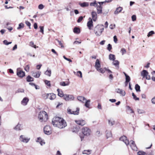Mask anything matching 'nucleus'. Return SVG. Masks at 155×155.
<instances>
[{
	"instance_id": "1",
	"label": "nucleus",
	"mask_w": 155,
	"mask_h": 155,
	"mask_svg": "<svg viewBox=\"0 0 155 155\" xmlns=\"http://www.w3.org/2000/svg\"><path fill=\"white\" fill-rule=\"evenodd\" d=\"M52 124L54 127L61 129L63 128L67 125L65 121L62 118L59 117H55L53 118Z\"/></svg>"
},
{
	"instance_id": "2",
	"label": "nucleus",
	"mask_w": 155,
	"mask_h": 155,
	"mask_svg": "<svg viewBox=\"0 0 155 155\" xmlns=\"http://www.w3.org/2000/svg\"><path fill=\"white\" fill-rule=\"evenodd\" d=\"M104 26L103 25H98L94 28V31L97 36L101 35L104 31Z\"/></svg>"
},
{
	"instance_id": "3",
	"label": "nucleus",
	"mask_w": 155,
	"mask_h": 155,
	"mask_svg": "<svg viewBox=\"0 0 155 155\" xmlns=\"http://www.w3.org/2000/svg\"><path fill=\"white\" fill-rule=\"evenodd\" d=\"M82 134L80 135V137L81 138V141H82L83 139L84 136H89L91 132V130L87 127H83L82 128Z\"/></svg>"
},
{
	"instance_id": "4",
	"label": "nucleus",
	"mask_w": 155,
	"mask_h": 155,
	"mask_svg": "<svg viewBox=\"0 0 155 155\" xmlns=\"http://www.w3.org/2000/svg\"><path fill=\"white\" fill-rule=\"evenodd\" d=\"M48 117V114L45 111H42L39 113L38 115V118L40 120H41V121H42L44 117L47 118Z\"/></svg>"
},
{
	"instance_id": "5",
	"label": "nucleus",
	"mask_w": 155,
	"mask_h": 155,
	"mask_svg": "<svg viewBox=\"0 0 155 155\" xmlns=\"http://www.w3.org/2000/svg\"><path fill=\"white\" fill-rule=\"evenodd\" d=\"M44 131L46 134L49 135L51 134L52 131L51 127L49 125H46L44 128Z\"/></svg>"
},
{
	"instance_id": "6",
	"label": "nucleus",
	"mask_w": 155,
	"mask_h": 155,
	"mask_svg": "<svg viewBox=\"0 0 155 155\" xmlns=\"http://www.w3.org/2000/svg\"><path fill=\"white\" fill-rule=\"evenodd\" d=\"M80 109L78 107H77L76 110L75 111H71V110L69 108L67 109V113L69 114H74L75 115H78L79 114Z\"/></svg>"
},
{
	"instance_id": "7",
	"label": "nucleus",
	"mask_w": 155,
	"mask_h": 155,
	"mask_svg": "<svg viewBox=\"0 0 155 155\" xmlns=\"http://www.w3.org/2000/svg\"><path fill=\"white\" fill-rule=\"evenodd\" d=\"M74 97L72 95L65 94L63 99L66 101L74 100Z\"/></svg>"
},
{
	"instance_id": "8",
	"label": "nucleus",
	"mask_w": 155,
	"mask_h": 155,
	"mask_svg": "<svg viewBox=\"0 0 155 155\" xmlns=\"http://www.w3.org/2000/svg\"><path fill=\"white\" fill-rule=\"evenodd\" d=\"M17 75L18 77L22 78L25 76V72L18 68L17 70Z\"/></svg>"
},
{
	"instance_id": "9",
	"label": "nucleus",
	"mask_w": 155,
	"mask_h": 155,
	"mask_svg": "<svg viewBox=\"0 0 155 155\" xmlns=\"http://www.w3.org/2000/svg\"><path fill=\"white\" fill-rule=\"evenodd\" d=\"M45 95L46 96V98H48L51 100H53L56 97V95L53 93L47 94Z\"/></svg>"
},
{
	"instance_id": "10",
	"label": "nucleus",
	"mask_w": 155,
	"mask_h": 155,
	"mask_svg": "<svg viewBox=\"0 0 155 155\" xmlns=\"http://www.w3.org/2000/svg\"><path fill=\"white\" fill-rule=\"evenodd\" d=\"M88 20L87 23V26L88 29L91 30V28L93 26V22L92 18L90 17L89 18Z\"/></svg>"
},
{
	"instance_id": "11",
	"label": "nucleus",
	"mask_w": 155,
	"mask_h": 155,
	"mask_svg": "<svg viewBox=\"0 0 155 155\" xmlns=\"http://www.w3.org/2000/svg\"><path fill=\"white\" fill-rule=\"evenodd\" d=\"M120 140L124 142L127 145H128L129 144V140L127 139V137L125 136H123L120 137Z\"/></svg>"
},
{
	"instance_id": "12",
	"label": "nucleus",
	"mask_w": 155,
	"mask_h": 155,
	"mask_svg": "<svg viewBox=\"0 0 155 155\" xmlns=\"http://www.w3.org/2000/svg\"><path fill=\"white\" fill-rule=\"evenodd\" d=\"M19 139L21 142L25 143H28L30 139V138L28 139L26 138L25 136L23 135H21L20 136Z\"/></svg>"
},
{
	"instance_id": "13",
	"label": "nucleus",
	"mask_w": 155,
	"mask_h": 155,
	"mask_svg": "<svg viewBox=\"0 0 155 155\" xmlns=\"http://www.w3.org/2000/svg\"><path fill=\"white\" fill-rule=\"evenodd\" d=\"M115 91L118 93L120 94V95L122 96H125V91L122 89L120 88H117L115 89Z\"/></svg>"
},
{
	"instance_id": "14",
	"label": "nucleus",
	"mask_w": 155,
	"mask_h": 155,
	"mask_svg": "<svg viewBox=\"0 0 155 155\" xmlns=\"http://www.w3.org/2000/svg\"><path fill=\"white\" fill-rule=\"evenodd\" d=\"M91 15L92 17V20L94 21H95L97 19V15L96 12L93 11L91 12Z\"/></svg>"
},
{
	"instance_id": "15",
	"label": "nucleus",
	"mask_w": 155,
	"mask_h": 155,
	"mask_svg": "<svg viewBox=\"0 0 155 155\" xmlns=\"http://www.w3.org/2000/svg\"><path fill=\"white\" fill-rule=\"evenodd\" d=\"M97 12L98 14H100L102 13V7L101 5H98L96 6Z\"/></svg>"
},
{
	"instance_id": "16",
	"label": "nucleus",
	"mask_w": 155,
	"mask_h": 155,
	"mask_svg": "<svg viewBox=\"0 0 155 155\" xmlns=\"http://www.w3.org/2000/svg\"><path fill=\"white\" fill-rule=\"evenodd\" d=\"M75 122L77 124L81 126L84 125L86 123L85 121L84 120H75Z\"/></svg>"
},
{
	"instance_id": "17",
	"label": "nucleus",
	"mask_w": 155,
	"mask_h": 155,
	"mask_svg": "<svg viewBox=\"0 0 155 155\" xmlns=\"http://www.w3.org/2000/svg\"><path fill=\"white\" fill-rule=\"evenodd\" d=\"M101 67V65L100 62L98 59L96 60L95 62V67L97 70H99V68H100Z\"/></svg>"
},
{
	"instance_id": "18",
	"label": "nucleus",
	"mask_w": 155,
	"mask_h": 155,
	"mask_svg": "<svg viewBox=\"0 0 155 155\" xmlns=\"http://www.w3.org/2000/svg\"><path fill=\"white\" fill-rule=\"evenodd\" d=\"M29 101V99L28 97H25L21 101V103L23 105H26L27 104Z\"/></svg>"
},
{
	"instance_id": "19",
	"label": "nucleus",
	"mask_w": 155,
	"mask_h": 155,
	"mask_svg": "<svg viewBox=\"0 0 155 155\" xmlns=\"http://www.w3.org/2000/svg\"><path fill=\"white\" fill-rule=\"evenodd\" d=\"M41 74V72L39 71H38L37 72H32V75L35 77L36 78H39Z\"/></svg>"
},
{
	"instance_id": "20",
	"label": "nucleus",
	"mask_w": 155,
	"mask_h": 155,
	"mask_svg": "<svg viewBox=\"0 0 155 155\" xmlns=\"http://www.w3.org/2000/svg\"><path fill=\"white\" fill-rule=\"evenodd\" d=\"M148 74V73L147 71L145 70H143L141 73V75L142 76L143 78L145 77Z\"/></svg>"
},
{
	"instance_id": "21",
	"label": "nucleus",
	"mask_w": 155,
	"mask_h": 155,
	"mask_svg": "<svg viewBox=\"0 0 155 155\" xmlns=\"http://www.w3.org/2000/svg\"><path fill=\"white\" fill-rule=\"evenodd\" d=\"M78 100L83 103L84 102V101H86V99L84 97L82 96H78L77 97Z\"/></svg>"
},
{
	"instance_id": "22",
	"label": "nucleus",
	"mask_w": 155,
	"mask_h": 155,
	"mask_svg": "<svg viewBox=\"0 0 155 155\" xmlns=\"http://www.w3.org/2000/svg\"><path fill=\"white\" fill-rule=\"evenodd\" d=\"M57 91L58 92V95L60 97H63V98L64 97V95L63 94V92L62 91H60V90L59 89H58L57 90Z\"/></svg>"
},
{
	"instance_id": "23",
	"label": "nucleus",
	"mask_w": 155,
	"mask_h": 155,
	"mask_svg": "<svg viewBox=\"0 0 155 155\" xmlns=\"http://www.w3.org/2000/svg\"><path fill=\"white\" fill-rule=\"evenodd\" d=\"M73 32L74 33L77 34H79L80 32V30L79 28L75 27L73 29Z\"/></svg>"
},
{
	"instance_id": "24",
	"label": "nucleus",
	"mask_w": 155,
	"mask_h": 155,
	"mask_svg": "<svg viewBox=\"0 0 155 155\" xmlns=\"http://www.w3.org/2000/svg\"><path fill=\"white\" fill-rule=\"evenodd\" d=\"M26 80L28 82L33 81L34 80V78L29 75H28V76L27 77Z\"/></svg>"
},
{
	"instance_id": "25",
	"label": "nucleus",
	"mask_w": 155,
	"mask_h": 155,
	"mask_svg": "<svg viewBox=\"0 0 155 155\" xmlns=\"http://www.w3.org/2000/svg\"><path fill=\"white\" fill-rule=\"evenodd\" d=\"M108 123L110 126H112L115 124L114 120L113 119H110L108 120Z\"/></svg>"
},
{
	"instance_id": "26",
	"label": "nucleus",
	"mask_w": 155,
	"mask_h": 155,
	"mask_svg": "<svg viewBox=\"0 0 155 155\" xmlns=\"http://www.w3.org/2000/svg\"><path fill=\"white\" fill-rule=\"evenodd\" d=\"M122 10V8L121 7H118L117 8L116 10L114 12V13L115 14H117L119 12H120Z\"/></svg>"
},
{
	"instance_id": "27",
	"label": "nucleus",
	"mask_w": 155,
	"mask_h": 155,
	"mask_svg": "<svg viewBox=\"0 0 155 155\" xmlns=\"http://www.w3.org/2000/svg\"><path fill=\"white\" fill-rule=\"evenodd\" d=\"M109 58L110 60L111 61H114L115 59V57L114 55L110 54L109 56Z\"/></svg>"
},
{
	"instance_id": "28",
	"label": "nucleus",
	"mask_w": 155,
	"mask_h": 155,
	"mask_svg": "<svg viewBox=\"0 0 155 155\" xmlns=\"http://www.w3.org/2000/svg\"><path fill=\"white\" fill-rule=\"evenodd\" d=\"M113 62L112 63L116 67H117V68H119V62L117 60L113 61Z\"/></svg>"
},
{
	"instance_id": "29",
	"label": "nucleus",
	"mask_w": 155,
	"mask_h": 155,
	"mask_svg": "<svg viewBox=\"0 0 155 155\" xmlns=\"http://www.w3.org/2000/svg\"><path fill=\"white\" fill-rule=\"evenodd\" d=\"M79 5L82 7H86L88 6L89 4L88 2H84L82 3H80Z\"/></svg>"
},
{
	"instance_id": "30",
	"label": "nucleus",
	"mask_w": 155,
	"mask_h": 155,
	"mask_svg": "<svg viewBox=\"0 0 155 155\" xmlns=\"http://www.w3.org/2000/svg\"><path fill=\"white\" fill-rule=\"evenodd\" d=\"M14 129L16 130H21V125L18 124L14 128Z\"/></svg>"
},
{
	"instance_id": "31",
	"label": "nucleus",
	"mask_w": 155,
	"mask_h": 155,
	"mask_svg": "<svg viewBox=\"0 0 155 155\" xmlns=\"http://www.w3.org/2000/svg\"><path fill=\"white\" fill-rule=\"evenodd\" d=\"M60 84L61 85L63 86H68L69 84V82H68L66 83L65 82L62 81L60 82Z\"/></svg>"
},
{
	"instance_id": "32",
	"label": "nucleus",
	"mask_w": 155,
	"mask_h": 155,
	"mask_svg": "<svg viewBox=\"0 0 155 155\" xmlns=\"http://www.w3.org/2000/svg\"><path fill=\"white\" fill-rule=\"evenodd\" d=\"M135 89L137 92L140 91V86L137 84L135 85Z\"/></svg>"
},
{
	"instance_id": "33",
	"label": "nucleus",
	"mask_w": 155,
	"mask_h": 155,
	"mask_svg": "<svg viewBox=\"0 0 155 155\" xmlns=\"http://www.w3.org/2000/svg\"><path fill=\"white\" fill-rule=\"evenodd\" d=\"M86 102L85 104V106L87 107H89L90 106L89 103L90 102V100H87L85 101Z\"/></svg>"
},
{
	"instance_id": "34",
	"label": "nucleus",
	"mask_w": 155,
	"mask_h": 155,
	"mask_svg": "<svg viewBox=\"0 0 155 155\" xmlns=\"http://www.w3.org/2000/svg\"><path fill=\"white\" fill-rule=\"evenodd\" d=\"M24 24L22 23H20L18 25V27L17 28L18 30H19L20 29L24 27Z\"/></svg>"
},
{
	"instance_id": "35",
	"label": "nucleus",
	"mask_w": 155,
	"mask_h": 155,
	"mask_svg": "<svg viewBox=\"0 0 155 155\" xmlns=\"http://www.w3.org/2000/svg\"><path fill=\"white\" fill-rule=\"evenodd\" d=\"M45 74L48 75L49 77L51 76V71L50 70H47L45 72Z\"/></svg>"
},
{
	"instance_id": "36",
	"label": "nucleus",
	"mask_w": 155,
	"mask_h": 155,
	"mask_svg": "<svg viewBox=\"0 0 155 155\" xmlns=\"http://www.w3.org/2000/svg\"><path fill=\"white\" fill-rule=\"evenodd\" d=\"M97 4L96 3V1H95L93 2H91L90 3V5L91 6H93L95 7H96V6H97Z\"/></svg>"
},
{
	"instance_id": "37",
	"label": "nucleus",
	"mask_w": 155,
	"mask_h": 155,
	"mask_svg": "<svg viewBox=\"0 0 155 155\" xmlns=\"http://www.w3.org/2000/svg\"><path fill=\"white\" fill-rule=\"evenodd\" d=\"M106 137H107V138H108V137H110L112 136V134L111 132L106 131Z\"/></svg>"
},
{
	"instance_id": "38",
	"label": "nucleus",
	"mask_w": 155,
	"mask_h": 155,
	"mask_svg": "<svg viewBox=\"0 0 155 155\" xmlns=\"http://www.w3.org/2000/svg\"><path fill=\"white\" fill-rule=\"evenodd\" d=\"M85 16H84V17L82 16H80L79 17L77 21V22L78 23L80 22L83 20V18H85Z\"/></svg>"
},
{
	"instance_id": "39",
	"label": "nucleus",
	"mask_w": 155,
	"mask_h": 155,
	"mask_svg": "<svg viewBox=\"0 0 155 155\" xmlns=\"http://www.w3.org/2000/svg\"><path fill=\"white\" fill-rule=\"evenodd\" d=\"M155 33V32L153 31H151L149 32L148 33L147 36L148 37L151 36L153 35Z\"/></svg>"
},
{
	"instance_id": "40",
	"label": "nucleus",
	"mask_w": 155,
	"mask_h": 155,
	"mask_svg": "<svg viewBox=\"0 0 155 155\" xmlns=\"http://www.w3.org/2000/svg\"><path fill=\"white\" fill-rule=\"evenodd\" d=\"M98 71L100 72L101 73H104L105 72V68H99V70H97Z\"/></svg>"
},
{
	"instance_id": "41",
	"label": "nucleus",
	"mask_w": 155,
	"mask_h": 155,
	"mask_svg": "<svg viewBox=\"0 0 155 155\" xmlns=\"http://www.w3.org/2000/svg\"><path fill=\"white\" fill-rule=\"evenodd\" d=\"M130 146L133 150H135L137 149V147L135 143L133 145H130Z\"/></svg>"
},
{
	"instance_id": "42",
	"label": "nucleus",
	"mask_w": 155,
	"mask_h": 155,
	"mask_svg": "<svg viewBox=\"0 0 155 155\" xmlns=\"http://www.w3.org/2000/svg\"><path fill=\"white\" fill-rule=\"evenodd\" d=\"M3 44L6 45H8L9 44H10L12 43V42H8L7 40H4L3 41Z\"/></svg>"
},
{
	"instance_id": "43",
	"label": "nucleus",
	"mask_w": 155,
	"mask_h": 155,
	"mask_svg": "<svg viewBox=\"0 0 155 155\" xmlns=\"http://www.w3.org/2000/svg\"><path fill=\"white\" fill-rule=\"evenodd\" d=\"M132 96L133 97V98L135 101H138L139 100V99L138 97H137L136 95L134 93H132Z\"/></svg>"
},
{
	"instance_id": "44",
	"label": "nucleus",
	"mask_w": 155,
	"mask_h": 155,
	"mask_svg": "<svg viewBox=\"0 0 155 155\" xmlns=\"http://www.w3.org/2000/svg\"><path fill=\"white\" fill-rule=\"evenodd\" d=\"M145 152L142 151H139L137 152V154L138 155H145Z\"/></svg>"
},
{
	"instance_id": "45",
	"label": "nucleus",
	"mask_w": 155,
	"mask_h": 155,
	"mask_svg": "<svg viewBox=\"0 0 155 155\" xmlns=\"http://www.w3.org/2000/svg\"><path fill=\"white\" fill-rule=\"evenodd\" d=\"M90 151H91L89 150H84L83 152V154H89L90 153Z\"/></svg>"
},
{
	"instance_id": "46",
	"label": "nucleus",
	"mask_w": 155,
	"mask_h": 155,
	"mask_svg": "<svg viewBox=\"0 0 155 155\" xmlns=\"http://www.w3.org/2000/svg\"><path fill=\"white\" fill-rule=\"evenodd\" d=\"M45 83L46 85L49 86H50L51 85L50 81H48L47 80H45Z\"/></svg>"
},
{
	"instance_id": "47",
	"label": "nucleus",
	"mask_w": 155,
	"mask_h": 155,
	"mask_svg": "<svg viewBox=\"0 0 155 155\" xmlns=\"http://www.w3.org/2000/svg\"><path fill=\"white\" fill-rule=\"evenodd\" d=\"M30 67L29 65H27L25 66V67L24 68V69L25 71H26L27 72H28L29 71Z\"/></svg>"
},
{
	"instance_id": "48",
	"label": "nucleus",
	"mask_w": 155,
	"mask_h": 155,
	"mask_svg": "<svg viewBox=\"0 0 155 155\" xmlns=\"http://www.w3.org/2000/svg\"><path fill=\"white\" fill-rule=\"evenodd\" d=\"M77 75L80 78H82V74L81 71H78L77 72Z\"/></svg>"
},
{
	"instance_id": "49",
	"label": "nucleus",
	"mask_w": 155,
	"mask_h": 155,
	"mask_svg": "<svg viewBox=\"0 0 155 155\" xmlns=\"http://www.w3.org/2000/svg\"><path fill=\"white\" fill-rule=\"evenodd\" d=\"M107 49L109 51H110L111 49H112V47L111 45L109 44L107 45Z\"/></svg>"
},
{
	"instance_id": "50",
	"label": "nucleus",
	"mask_w": 155,
	"mask_h": 155,
	"mask_svg": "<svg viewBox=\"0 0 155 155\" xmlns=\"http://www.w3.org/2000/svg\"><path fill=\"white\" fill-rule=\"evenodd\" d=\"M30 45L35 48H36V45H34V42L32 41H31L30 42Z\"/></svg>"
},
{
	"instance_id": "51",
	"label": "nucleus",
	"mask_w": 155,
	"mask_h": 155,
	"mask_svg": "<svg viewBox=\"0 0 155 155\" xmlns=\"http://www.w3.org/2000/svg\"><path fill=\"white\" fill-rule=\"evenodd\" d=\"M56 40L57 41L58 43L59 44V45H60L61 46V48H63L64 47L61 41L58 40V39H56Z\"/></svg>"
},
{
	"instance_id": "52",
	"label": "nucleus",
	"mask_w": 155,
	"mask_h": 155,
	"mask_svg": "<svg viewBox=\"0 0 155 155\" xmlns=\"http://www.w3.org/2000/svg\"><path fill=\"white\" fill-rule=\"evenodd\" d=\"M39 28H40V32H41L43 34H44V27L42 26H40L39 27Z\"/></svg>"
},
{
	"instance_id": "53",
	"label": "nucleus",
	"mask_w": 155,
	"mask_h": 155,
	"mask_svg": "<svg viewBox=\"0 0 155 155\" xmlns=\"http://www.w3.org/2000/svg\"><path fill=\"white\" fill-rule=\"evenodd\" d=\"M126 77L125 81H128V82H129L130 80V77L129 75H128V76H126V77Z\"/></svg>"
},
{
	"instance_id": "54",
	"label": "nucleus",
	"mask_w": 155,
	"mask_h": 155,
	"mask_svg": "<svg viewBox=\"0 0 155 155\" xmlns=\"http://www.w3.org/2000/svg\"><path fill=\"white\" fill-rule=\"evenodd\" d=\"M44 7V5L42 4H40L38 6V8L40 9H43Z\"/></svg>"
},
{
	"instance_id": "55",
	"label": "nucleus",
	"mask_w": 155,
	"mask_h": 155,
	"mask_svg": "<svg viewBox=\"0 0 155 155\" xmlns=\"http://www.w3.org/2000/svg\"><path fill=\"white\" fill-rule=\"evenodd\" d=\"M132 20L133 21H134L136 20V15H133L131 17Z\"/></svg>"
},
{
	"instance_id": "56",
	"label": "nucleus",
	"mask_w": 155,
	"mask_h": 155,
	"mask_svg": "<svg viewBox=\"0 0 155 155\" xmlns=\"http://www.w3.org/2000/svg\"><path fill=\"white\" fill-rule=\"evenodd\" d=\"M63 58L66 60L69 61L70 62H72V61L69 58H67L64 55L63 56Z\"/></svg>"
},
{
	"instance_id": "57",
	"label": "nucleus",
	"mask_w": 155,
	"mask_h": 155,
	"mask_svg": "<svg viewBox=\"0 0 155 155\" xmlns=\"http://www.w3.org/2000/svg\"><path fill=\"white\" fill-rule=\"evenodd\" d=\"M25 24L28 26L29 27V28L30 29H31V27H30V26L31 25V23L29 21H25Z\"/></svg>"
},
{
	"instance_id": "58",
	"label": "nucleus",
	"mask_w": 155,
	"mask_h": 155,
	"mask_svg": "<svg viewBox=\"0 0 155 155\" xmlns=\"http://www.w3.org/2000/svg\"><path fill=\"white\" fill-rule=\"evenodd\" d=\"M17 92L18 93L21 92L23 93L24 92V90L23 89L19 88L17 90Z\"/></svg>"
},
{
	"instance_id": "59",
	"label": "nucleus",
	"mask_w": 155,
	"mask_h": 155,
	"mask_svg": "<svg viewBox=\"0 0 155 155\" xmlns=\"http://www.w3.org/2000/svg\"><path fill=\"white\" fill-rule=\"evenodd\" d=\"M51 51L54 54H55L57 56H58V54L57 52L54 49H51Z\"/></svg>"
},
{
	"instance_id": "60",
	"label": "nucleus",
	"mask_w": 155,
	"mask_h": 155,
	"mask_svg": "<svg viewBox=\"0 0 155 155\" xmlns=\"http://www.w3.org/2000/svg\"><path fill=\"white\" fill-rule=\"evenodd\" d=\"M113 38H114V42L116 43H117V39L116 36V35L114 36Z\"/></svg>"
},
{
	"instance_id": "61",
	"label": "nucleus",
	"mask_w": 155,
	"mask_h": 155,
	"mask_svg": "<svg viewBox=\"0 0 155 155\" xmlns=\"http://www.w3.org/2000/svg\"><path fill=\"white\" fill-rule=\"evenodd\" d=\"M121 51L122 53V54L123 55L126 52V51L125 49L124 48H122L121 50Z\"/></svg>"
},
{
	"instance_id": "62",
	"label": "nucleus",
	"mask_w": 155,
	"mask_h": 155,
	"mask_svg": "<svg viewBox=\"0 0 155 155\" xmlns=\"http://www.w3.org/2000/svg\"><path fill=\"white\" fill-rule=\"evenodd\" d=\"M17 48V45L15 44V45L13 47L12 50L13 51H14V50H15Z\"/></svg>"
},
{
	"instance_id": "63",
	"label": "nucleus",
	"mask_w": 155,
	"mask_h": 155,
	"mask_svg": "<svg viewBox=\"0 0 155 155\" xmlns=\"http://www.w3.org/2000/svg\"><path fill=\"white\" fill-rule=\"evenodd\" d=\"M42 66L41 64H38L36 66L37 69L38 70H39L40 69L41 66Z\"/></svg>"
},
{
	"instance_id": "64",
	"label": "nucleus",
	"mask_w": 155,
	"mask_h": 155,
	"mask_svg": "<svg viewBox=\"0 0 155 155\" xmlns=\"http://www.w3.org/2000/svg\"><path fill=\"white\" fill-rule=\"evenodd\" d=\"M151 102L153 104H155V97L151 100Z\"/></svg>"
}]
</instances>
